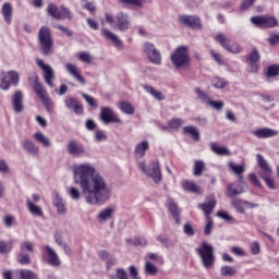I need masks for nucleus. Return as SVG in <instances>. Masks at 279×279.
<instances>
[{"label":"nucleus","mask_w":279,"mask_h":279,"mask_svg":"<svg viewBox=\"0 0 279 279\" xmlns=\"http://www.w3.org/2000/svg\"><path fill=\"white\" fill-rule=\"evenodd\" d=\"M74 184L80 186L81 192L75 186L68 187V195L74 202L82 199L89 206L106 204L112 197V189L108 185L106 178L101 175L90 163H81L74 167Z\"/></svg>","instance_id":"nucleus-1"},{"label":"nucleus","mask_w":279,"mask_h":279,"mask_svg":"<svg viewBox=\"0 0 279 279\" xmlns=\"http://www.w3.org/2000/svg\"><path fill=\"white\" fill-rule=\"evenodd\" d=\"M39 51L43 56H53L56 53V44L51 36V31L47 26H43L37 35Z\"/></svg>","instance_id":"nucleus-2"},{"label":"nucleus","mask_w":279,"mask_h":279,"mask_svg":"<svg viewBox=\"0 0 279 279\" xmlns=\"http://www.w3.org/2000/svg\"><path fill=\"white\" fill-rule=\"evenodd\" d=\"M105 20L113 29H118L119 32H128L132 27L130 15L124 12H119L116 16L105 13Z\"/></svg>","instance_id":"nucleus-3"},{"label":"nucleus","mask_w":279,"mask_h":279,"mask_svg":"<svg viewBox=\"0 0 279 279\" xmlns=\"http://www.w3.org/2000/svg\"><path fill=\"white\" fill-rule=\"evenodd\" d=\"M195 252L198 254L205 269H210L215 265V248L210 243L203 241L199 247L195 248Z\"/></svg>","instance_id":"nucleus-4"},{"label":"nucleus","mask_w":279,"mask_h":279,"mask_svg":"<svg viewBox=\"0 0 279 279\" xmlns=\"http://www.w3.org/2000/svg\"><path fill=\"white\" fill-rule=\"evenodd\" d=\"M137 167L147 178H151L155 184L162 182V172L160 171V162L158 160L151 161L148 166L145 161H138Z\"/></svg>","instance_id":"nucleus-5"},{"label":"nucleus","mask_w":279,"mask_h":279,"mask_svg":"<svg viewBox=\"0 0 279 279\" xmlns=\"http://www.w3.org/2000/svg\"><path fill=\"white\" fill-rule=\"evenodd\" d=\"M33 88L38 98L41 100L43 106H45L46 111L51 114V112H53V101L49 99V94H47V90L38 81V76H35L33 81Z\"/></svg>","instance_id":"nucleus-6"},{"label":"nucleus","mask_w":279,"mask_h":279,"mask_svg":"<svg viewBox=\"0 0 279 279\" xmlns=\"http://www.w3.org/2000/svg\"><path fill=\"white\" fill-rule=\"evenodd\" d=\"M170 60L175 69H182V66H186L191 61L189 57V48L185 46H181L175 49V51L171 54Z\"/></svg>","instance_id":"nucleus-7"},{"label":"nucleus","mask_w":279,"mask_h":279,"mask_svg":"<svg viewBox=\"0 0 279 279\" xmlns=\"http://www.w3.org/2000/svg\"><path fill=\"white\" fill-rule=\"evenodd\" d=\"M143 51L147 56L151 64H156L157 66H159V64H162V54L160 53V50L156 48V45H154V43H145L143 46Z\"/></svg>","instance_id":"nucleus-8"},{"label":"nucleus","mask_w":279,"mask_h":279,"mask_svg":"<svg viewBox=\"0 0 279 279\" xmlns=\"http://www.w3.org/2000/svg\"><path fill=\"white\" fill-rule=\"evenodd\" d=\"M215 40H217L226 51H229V53H241V51H243L241 45L230 41V39L221 33L215 37Z\"/></svg>","instance_id":"nucleus-9"},{"label":"nucleus","mask_w":279,"mask_h":279,"mask_svg":"<svg viewBox=\"0 0 279 279\" xmlns=\"http://www.w3.org/2000/svg\"><path fill=\"white\" fill-rule=\"evenodd\" d=\"M251 23L253 25H256V27H277L278 26V20L274 16H265V15H257L251 17Z\"/></svg>","instance_id":"nucleus-10"},{"label":"nucleus","mask_w":279,"mask_h":279,"mask_svg":"<svg viewBox=\"0 0 279 279\" xmlns=\"http://www.w3.org/2000/svg\"><path fill=\"white\" fill-rule=\"evenodd\" d=\"M37 65L41 71H44V80L46 84L50 87L53 88V81L56 80V73L53 72V69L51 65L45 64V61L43 59H37L36 60Z\"/></svg>","instance_id":"nucleus-11"},{"label":"nucleus","mask_w":279,"mask_h":279,"mask_svg":"<svg viewBox=\"0 0 279 279\" xmlns=\"http://www.w3.org/2000/svg\"><path fill=\"white\" fill-rule=\"evenodd\" d=\"M100 121L105 125H109V123H121V119H119V116L110 107H100Z\"/></svg>","instance_id":"nucleus-12"},{"label":"nucleus","mask_w":279,"mask_h":279,"mask_svg":"<svg viewBox=\"0 0 279 279\" xmlns=\"http://www.w3.org/2000/svg\"><path fill=\"white\" fill-rule=\"evenodd\" d=\"M43 250L44 258H46V263L50 265V267H60V265H62V260H60V256H58L56 250L49 245L44 246Z\"/></svg>","instance_id":"nucleus-13"},{"label":"nucleus","mask_w":279,"mask_h":279,"mask_svg":"<svg viewBox=\"0 0 279 279\" xmlns=\"http://www.w3.org/2000/svg\"><path fill=\"white\" fill-rule=\"evenodd\" d=\"M217 206V198L214 194L206 197V202L198 205V208L203 210L206 219H211L210 215H213V210H215Z\"/></svg>","instance_id":"nucleus-14"},{"label":"nucleus","mask_w":279,"mask_h":279,"mask_svg":"<svg viewBox=\"0 0 279 279\" xmlns=\"http://www.w3.org/2000/svg\"><path fill=\"white\" fill-rule=\"evenodd\" d=\"M66 151L74 158H80L86 154V148L77 141H70L66 146Z\"/></svg>","instance_id":"nucleus-15"},{"label":"nucleus","mask_w":279,"mask_h":279,"mask_svg":"<svg viewBox=\"0 0 279 279\" xmlns=\"http://www.w3.org/2000/svg\"><path fill=\"white\" fill-rule=\"evenodd\" d=\"M180 23L192 29H202V19L195 15H182L180 17Z\"/></svg>","instance_id":"nucleus-16"},{"label":"nucleus","mask_w":279,"mask_h":279,"mask_svg":"<svg viewBox=\"0 0 279 279\" xmlns=\"http://www.w3.org/2000/svg\"><path fill=\"white\" fill-rule=\"evenodd\" d=\"M64 104L65 108H68V110H71L75 114H84V107L82 106V104H80V101H77V99L73 97H66L64 99Z\"/></svg>","instance_id":"nucleus-17"},{"label":"nucleus","mask_w":279,"mask_h":279,"mask_svg":"<svg viewBox=\"0 0 279 279\" xmlns=\"http://www.w3.org/2000/svg\"><path fill=\"white\" fill-rule=\"evenodd\" d=\"M65 70L68 71L69 75L74 77V80H76V82L81 83L82 86L86 85V80L84 78V76H82V71H80V68H77V65H75L73 63H68L65 65Z\"/></svg>","instance_id":"nucleus-18"},{"label":"nucleus","mask_w":279,"mask_h":279,"mask_svg":"<svg viewBox=\"0 0 279 279\" xmlns=\"http://www.w3.org/2000/svg\"><path fill=\"white\" fill-rule=\"evenodd\" d=\"M52 204L57 208L58 215H66V203H64V199L62 196H60V193H52Z\"/></svg>","instance_id":"nucleus-19"},{"label":"nucleus","mask_w":279,"mask_h":279,"mask_svg":"<svg viewBox=\"0 0 279 279\" xmlns=\"http://www.w3.org/2000/svg\"><path fill=\"white\" fill-rule=\"evenodd\" d=\"M101 34L104 38H106V40H109L110 43H112L113 47L116 48L123 47V41L119 38L117 34L112 33V31L108 28H101Z\"/></svg>","instance_id":"nucleus-20"},{"label":"nucleus","mask_w":279,"mask_h":279,"mask_svg":"<svg viewBox=\"0 0 279 279\" xmlns=\"http://www.w3.org/2000/svg\"><path fill=\"white\" fill-rule=\"evenodd\" d=\"M23 149L28 154L29 156H38L40 154V147L36 145V143L32 142V140H24L22 142Z\"/></svg>","instance_id":"nucleus-21"},{"label":"nucleus","mask_w":279,"mask_h":279,"mask_svg":"<svg viewBox=\"0 0 279 279\" xmlns=\"http://www.w3.org/2000/svg\"><path fill=\"white\" fill-rule=\"evenodd\" d=\"M12 106L14 112H16L17 114H21V112H23V92L17 90L14 93L12 97Z\"/></svg>","instance_id":"nucleus-22"},{"label":"nucleus","mask_w":279,"mask_h":279,"mask_svg":"<svg viewBox=\"0 0 279 279\" xmlns=\"http://www.w3.org/2000/svg\"><path fill=\"white\" fill-rule=\"evenodd\" d=\"M1 14L3 16L4 22L7 25L12 24V15L14 14V8L12 7V3L5 2L2 4L1 8Z\"/></svg>","instance_id":"nucleus-23"},{"label":"nucleus","mask_w":279,"mask_h":279,"mask_svg":"<svg viewBox=\"0 0 279 279\" xmlns=\"http://www.w3.org/2000/svg\"><path fill=\"white\" fill-rule=\"evenodd\" d=\"M253 136H256V138H271L274 136H278V131L269 128H263L253 131Z\"/></svg>","instance_id":"nucleus-24"},{"label":"nucleus","mask_w":279,"mask_h":279,"mask_svg":"<svg viewBox=\"0 0 279 279\" xmlns=\"http://www.w3.org/2000/svg\"><path fill=\"white\" fill-rule=\"evenodd\" d=\"M26 206H27L28 213H31L33 217H43V215H45V213L43 211V208L34 204L29 198L26 199Z\"/></svg>","instance_id":"nucleus-25"},{"label":"nucleus","mask_w":279,"mask_h":279,"mask_svg":"<svg viewBox=\"0 0 279 279\" xmlns=\"http://www.w3.org/2000/svg\"><path fill=\"white\" fill-rule=\"evenodd\" d=\"M243 186L240 183H231L227 187V195L229 197H236L243 193Z\"/></svg>","instance_id":"nucleus-26"},{"label":"nucleus","mask_w":279,"mask_h":279,"mask_svg":"<svg viewBox=\"0 0 279 279\" xmlns=\"http://www.w3.org/2000/svg\"><path fill=\"white\" fill-rule=\"evenodd\" d=\"M168 210L170 213V215H172L175 223L180 225L181 220H180V207H178V204L173 201H170L168 203Z\"/></svg>","instance_id":"nucleus-27"},{"label":"nucleus","mask_w":279,"mask_h":279,"mask_svg":"<svg viewBox=\"0 0 279 279\" xmlns=\"http://www.w3.org/2000/svg\"><path fill=\"white\" fill-rule=\"evenodd\" d=\"M147 149H149V142L143 141L136 145L134 154L136 158H144Z\"/></svg>","instance_id":"nucleus-28"},{"label":"nucleus","mask_w":279,"mask_h":279,"mask_svg":"<svg viewBox=\"0 0 279 279\" xmlns=\"http://www.w3.org/2000/svg\"><path fill=\"white\" fill-rule=\"evenodd\" d=\"M54 241H56L57 245H59V247H62V250H63L64 254H66V256H71V254H73L71 246H69V244H66V242H64L62 240V235L60 233L54 234Z\"/></svg>","instance_id":"nucleus-29"},{"label":"nucleus","mask_w":279,"mask_h":279,"mask_svg":"<svg viewBox=\"0 0 279 279\" xmlns=\"http://www.w3.org/2000/svg\"><path fill=\"white\" fill-rule=\"evenodd\" d=\"M257 162L260 169L264 171L263 175H271V168L263 155L257 154Z\"/></svg>","instance_id":"nucleus-30"},{"label":"nucleus","mask_w":279,"mask_h":279,"mask_svg":"<svg viewBox=\"0 0 279 279\" xmlns=\"http://www.w3.org/2000/svg\"><path fill=\"white\" fill-rule=\"evenodd\" d=\"M228 167L235 173L236 177L240 178V180H243V173H245V166L243 165H236L234 161H229Z\"/></svg>","instance_id":"nucleus-31"},{"label":"nucleus","mask_w":279,"mask_h":279,"mask_svg":"<svg viewBox=\"0 0 279 279\" xmlns=\"http://www.w3.org/2000/svg\"><path fill=\"white\" fill-rule=\"evenodd\" d=\"M143 88L146 93H148L149 95H151L155 99H157L158 101H165V95H162L160 92L156 90V88H154V86L150 85H143Z\"/></svg>","instance_id":"nucleus-32"},{"label":"nucleus","mask_w":279,"mask_h":279,"mask_svg":"<svg viewBox=\"0 0 279 279\" xmlns=\"http://www.w3.org/2000/svg\"><path fill=\"white\" fill-rule=\"evenodd\" d=\"M47 12L50 16H52V19H56V21H62V12H60L56 4H48Z\"/></svg>","instance_id":"nucleus-33"},{"label":"nucleus","mask_w":279,"mask_h":279,"mask_svg":"<svg viewBox=\"0 0 279 279\" xmlns=\"http://www.w3.org/2000/svg\"><path fill=\"white\" fill-rule=\"evenodd\" d=\"M112 215H114V207L105 208L98 214V220L100 222L108 221L109 219H112Z\"/></svg>","instance_id":"nucleus-34"},{"label":"nucleus","mask_w":279,"mask_h":279,"mask_svg":"<svg viewBox=\"0 0 279 279\" xmlns=\"http://www.w3.org/2000/svg\"><path fill=\"white\" fill-rule=\"evenodd\" d=\"M33 138H35V141H37V143H40V145H43V147H51V140H49V137H47L41 132L35 133L33 135Z\"/></svg>","instance_id":"nucleus-35"},{"label":"nucleus","mask_w":279,"mask_h":279,"mask_svg":"<svg viewBox=\"0 0 279 279\" xmlns=\"http://www.w3.org/2000/svg\"><path fill=\"white\" fill-rule=\"evenodd\" d=\"M118 108L121 110V112H123L124 114H134L135 109L134 106H132V104L128 102V101H120L118 104Z\"/></svg>","instance_id":"nucleus-36"},{"label":"nucleus","mask_w":279,"mask_h":279,"mask_svg":"<svg viewBox=\"0 0 279 279\" xmlns=\"http://www.w3.org/2000/svg\"><path fill=\"white\" fill-rule=\"evenodd\" d=\"M204 171H206V163L204 162V160H196L194 162V168H193L194 175L199 178V175H202Z\"/></svg>","instance_id":"nucleus-37"},{"label":"nucleus","mask_w":279,"mask_h":279,"mask_svg":"<svg viewBox=\"0 0 279 279\" xmlns=\"http://www.w3.org/2000/svg\"><path fill=\"white\" fill-rule=\"evenodd\" d=\"M248 64L256 65L260 62V52L258 49H253V51L246 57Z\"/></svg>","instance_id":"nucleus-38"},{"label":"nucleus","mask_w":279,"mask_h":279,"mask_svg":"<svg viewBox=\"0 0 279 279\" xmlns=\"http://www.w3.org/2000/svg\"><path fill=\"white\" fill-rule=\"evenodd\" d=\"M211 151L218 156H230V150L227 147H220L219 145L211 143Z\"/></svg>","instance_id":"nucleus-39"},{"label":"nucleus","mask_w":279,"mask_h":279,"mask_svg":"<svg viewBox=\"0 0 279 279\" xmlns=\"http://www.w3.org/2000/svg\"><path fill=\"white\" fill-rule=\"evenodd\" d=\"M195 94L197 95L198 99H201V101H203V104H210L211 98H210V94L202 90L199 87L195 88Z\"/></svg>","instance_id":"nucleus-40"},{"label":"nucleus","mask_w":279,"mask_h":279,"mask_svg":"<svg viewBox=\"0 0 279 279\" xmlns=\"http://www.w3.org/2000/svg\"><path fill=\"white\" fill-rule=\"evenodd\" d=\"M211 86H214V88H217V89H222V88H226V86H228V81H226V78L215 76L211 80Z\"/></svg>","instance_id":"nucleus-41"},{"label":"nucleus","mask_w":279,"mask_h":279,"mask_svg":"<svg viewBox=\"0 0 279 279\" xmlns=\"http://www.w3.org/2000/svg\"><path fill=\"white\" fill-rule=\"evenodd\" d=\"M182 189L184 191H189L190 193H199V187L194 182L191 181H182Z\"/></svg>","instance_id":"nucleus-42"},{"label":"nucleus","mask_w":279,"mask_h":279,"mask_svg":"<svg viewBox=\"0 0 279 279\" xmlns=\"http://www.w3.org/2000/svg\"><path fill=\"white\" fill-rule=\"evenodd\" d=\"M144 271H145V274H147V276H157L158 267H156V265L151 264L150 262H146Z\"/></svg>","instance_id":"nucleus-43"},{"label":"nucleus","mask_w":279,"mask_h":279,"mask_svg":"<svg viewBox=\"0 0 279 279\" xmlns=\"http://www.w3.org/2000/svg\"><path fill=\"white\" fill-rule=\"evenodd\" d=\"M236 275V268L232 266H222L220 268V276L232 277Z\"/></svg>","instance_id":"nucleus-44"},{"label":"nucleus","mask_w":279,"mask_h":279,"mask_svg":"<svg viewBox=\"0 0 279 279\" xmlns=\"http://www.w3.org/2000/svg\"><path fill=\"white\" fill-rule=\"evenodd\" d=\"M109 279H130V276L128 275V271L123 268H118L116 270V275H110Z\"/></svg>","instance_id":"nucleus-45"},{"label":"nucleus","mask_w":279,"mask_h":279,"mask_svg":"<svg viewBox=\"0 0 279 279\" xmlns=\"http://www.w3.org/2000/svg\"><path fill=\"white\" fill-rule=\"evenodd\" d=\"M126 243H129L130 245L145 247V245H147V240L143 238H133V239L126 240Z\"/></svg>","instance_id":"nucleus-46"},{"label":"nucleus","mask_w":279,"mask_h":279,"mask_svg":"<svg viewBox=\"0 0 279 279\" xmlns=\"http://www.w3.org/2000/svg\"><path fill=\"white\" fill-rule=\"evenodd\" d=\"M168 125H169V128H171V130H180V128H182V125H184V120H182L180 118H174V119H171L170 121H168Z\"/></svg>","instance_id":"nucleus-47"},{"label":"nucleus","mask_w":279,"mask_h":279,"mask_svg":"<svg viewBox=\"0 0 279 279\" xmlns=\"http://www.w3.org/2000/svg\"><path fill=\"white\" fill-rule=\"evenodd\" d=\"M20 279H38V275L29 269L20 270Z\"/></svg>","instance_id":"nucleus-48"},{"label":"nucleus","mask_w":279,"mask_h":279,"mask_svg":"<svg viewBox=\"0 0 279 279\" xmlns=\"http://www.w3.org/2000/svg\"><path fill=\"white\" fill-rule=\"evenodd\" d=\"M184 134H190L195 141H199V131L195 126H185L183 129Z\"/></svg>","instance_id":"nucleus-49"},{"label":"nucleus","mask_w":279,"mask_h":279,"mask_svg":"<svg viewBox=\"0 0 279 279\" xmlns=\"http://www.w3.org/2000/svg\"><path fill=\"white\" fill-rule=\"evenodd\" d=\"M207 106H210V108H214V110H217L218 112H221V110H223V106H226V104L223 102V100H211L208 102Z\"/></svg>","instance_id":"nucleus-50"},{"label":"nucleus","mask_w":279,"mask_h":279,"mask_svg":"<svg viewBox=\"0 0 279 279\" xmlns=\"http://www.w3.org/2000/svg\"><path fill=\"white\" fill-rule=\"evenodd\" d=\"M96 143H104V141H108V135L106 134V131H96L94 135Z\"/></svg>","instance_id":"nucleus-51"},{"label":"nucleus","mask_w":279,"mask_h":279,"mask_svg":"<svg viewBox=\"0 0 279 279\" xmlns=\"http://www.w3.org/2000/svg\"><path fill=\"white\" fill-rule=\"evenodd\" d=\"M7 76L9 77L10 84H13V86L19 85L20 76L16 71H10Z\"/></svg>","instance_id":"nucleus-52"},{"label":"nucleus","mask_w":279,"mask_h":279,"mask_svg":"<svg viewBox=\"0 0 279 279\" xmlns=\"http://www.w3.org/2000/svg\"><path fill=\"white\" fill-rule=\"evenodd\" d=\"M17 262L20 263V265H29V263H32V258H29V256L25 254V252L21 251Z\"/></svg>","instance_id":"nucleus-53"},{"label":"nucleus","mask_w":279,"mask_h":279,"mask_svg":"<svg viewBox=\"0 0 279 279\" xmlns=\"http://www.w3.org/2000/svg\"><path fill=\"white\" fill-rule=\"evenodd\" d=\"M10 252H12V244L0 241V254H10Z\"/></svg>","instance_id":"nucleus-54"},{"label":"nucleus","mask_w":279,"mask_h":279,"mask_svg":"<svg viewBox=\"0 0 279 279\" xmlns=\"http://www.w3.org/2000/svg\"><path fill=\"white\" fill-rule=\"evenodd\" d=\"M206 219H207V222H206L204 232L206 236H210V234H213V228L215 223L213 222V218H206Z\"/></svg>","instance_id":"nucleus-55"},{"label":"nucleus","mask_w":279,"mask_h":279,"mask_svg":"<svg viewBox=\"0 0 279 279\" xmlns=\"http://www.w3.org/2000/svg\"><path fill=\"white\" fill-rule=\"evenodd\" d=\"M21 252H34V243L25 241L21 243Z\"/></svg>","instance_id":"nucleus-56"},{"label":"nucleus","mask_w":279,"mask_h":279,"mask_svg":"<svg viewBox=\"0 0 279 279\" xmlns=\"http://www.w3.org/2000/svg\"><path fill=\"white\" fill-rule=\"evenodd\" d=\"M78 60H81V62H85L86 64H90V62H93V56H90L88 52H81L78 54Z\"/></svg>","instance_id":"nucleus-57"},{"label":"nucleus","mask_w":279,"mask_h":279,"mask_svg":"<svg viewBox=\"0 0 279 279\" xmlns=\"http://www.w3.org/2000/svg\"><path fill=\"white\" fill-rule=\"evenodd\" d=\"M82 97L85 99L88 106H90L92 108H97V100L95 98L84 93H82Z\"/></svg>","instance_id":"nucleus-58"},{"label":"nucleus","mask_w":279,"mask_h":279,"mask_svg":"<svg viewBox=\"0 0 279 279\" xmlns=\"http://www.w3.org/2000/svg\"><path fill=\"white\" fill-rule=\"evenodd\" d=\"M279 75V66L270 65L267 70V77H277Z\"/></svg>","instance_id":"nucleus-59"},{"label":"nucleus","mask_w":279,"mask_h":279,"mask_svg":"<svg viewBox=\"0 0 279 279\" xmlns=\"http://www.w3.org/2000/svg\"><path fill=\"white\" fill-rule=\"evenodd\" d=\"M10 78H9V76L8 75H5V76H2L1 78H0V88L2 89V90H8L9 88H10Z\"/></svg>","instance_id":"nucleus-60"},{"label":"nucleus","mask_w":279,"mask_h":279,"mask_svg":"<svg viewBox=\"0 0 279 279\" xmlns=\"http://www.w3.org/2000/svg\"><path fill=\"white\" fill-rule=\"evenodd\" d=\"M61 16L62 19H68V21H73V14L71 13V10L69 8L61 5Z\"/></svg>","instance_id":"nucleus-61"},{"label":"nucleus","mask_w":279,"mask_h":279,"mask_svg":"<svg viewBox=\"0 0 279 279\" xmlns=\"http://www.w3.org/2000/svg\"><path fill=\"white\" fill-rule=\"evenodd\" d=\"M183 232L184 234H186L187 236H194L195 235V229L193 228V226L191 223H185L183 226Z\"/></svg>","instance_id":"nucleus-62"},{"label":"nucleus","mask_w":279,"mask_h":279,"mask_svg":"<svg viewBox=\"0 0 279 279\" xmlns=\"http://www.w3.org/2000/svg\"><path fill=\"white\" fill-rule=\"evenodd\" d=\"M262 178L266 182L268 189H271V191H276V185H275L274 181L271 180V178H269V175L263 174Z\"/></svg>","instance_id":"nucleus-63"},{"label":"nucleus","mask_w":279,"mask_h":279,"mask_svg":"<svg viewBox=\"0 0 279 279\" xmlns=\"http://www.w3.org/2000/svg\"><path fill=\"white\" fill-rule=\"evenodd\" d=\"M231 252L235 256H245V251L241 246H233V247H231Z\"/></svg>","instance_id":"nucleus-64"}]
</instances>
